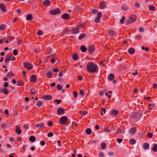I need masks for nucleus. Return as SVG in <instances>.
<instances>
[{
    "label": "nucleus",
    "instance_id": "f257e3e1",
    "mask_svg": "<svg viewBox=\"0 0 157 157\" xmlns=\"http://www.w3.org/2000/svg\"><path fill=\"white\" fill-rule=\"evenodd\" d=\"M86 70L91 73L97 72L98 70V66L92 62L88 63L86 66Z\"/></svg>",
    "mask_w": 157,
    "mask_h": 157
},
{
    "label": "nucleus",
    "instance_id": "f03ea898",
    "mask_svg": "<svg viewBox=\"0 0 157 157\" xmlns=\"http://www.w3.org/2000/svg\"><path fill=\"white\" fill-rule=\"evenodd\" d=\"M68 118L66 116H63L60 118L59 123L61 125H65L68 121Z\"/></svg>",
    "mask_w": 157,
    "mask_h": 157
},
{
    "label": "nucleus",
    "instance_id": "7ed1b4c3",
    "mask_svg": "<svg viewBox=\"0 0 157 157\" xmlns=\"http://www.w3.org/2000/svg\"><path fill=\"white\" fill-rule=\"evenodd\" d=\"M115 127H114L113 125L111 124L109 126L106 127V128L104 130V131L107 132H109L113 131H114L115 130Z\"/></svg>",
    "mask_w": 157,
    "mask_h": 157
},
{
    "label": "nucleus",
    "instance_id": "20e7f679",
    "mask_svg": "<svg viewBox=\"0 0 157 157\" xmlns=\"http://www.w3.org/2000/svg\"><path fill=\"white\" fill-rule=\"evenodd\" d=\"M60 13L61 10L59 8L51 10L49 11V13L52 15L59 14Z\"/></svg>",
    "mask_w": 157,
    "mask_h": 157
},
{
    "label": "nucleus",
    "instance_id": "39448f33",
    "mask_svg": "<svg viewBox=\"0 0 157 157\" xmlns=\"http://www.w3.org/2000/svg\"><path fill=\"white\" fill-rule=\"evenodd\" d=\"M136 17L135 15L131 16L130 17L129 21L128 22L126 21V24L128 25L129 23H132V22L136 20Z\"/></svg>",
    "mask_w": 157,
    "mask_h": 157
},
{
    "label": "nucleus",
    "instance_id": "423d86ee",
    "mask_svg": "<svg viewBox=\"0 0 157 157\" xmlns=\"http://www.w3.org/2000/svg\"><path fill=\"white\" fill-rule=\"evenodd\" d=\"M24 67L28 70H30L33 68V66L29 62L24 63Z\"/></svg>",
    "mask_w": 157,
    "mask_h": 157
},
{
    "label": "nucleus",
    "instance_id": "0eeeda50",
    "mask_svg": "<svg viewBox=\"0 0 157 157\" xmlns=\"http://www.w3.org/2000/svg\"><path fill=\"white\" fill-rule=\"evenodd\" d=\"M65 113V111L62 108H59L57 110V113L59 115H62Z\"/></svg>",
    "mask_w": 157,
    "mask_h": 157
},
{
    "label": "nucleus",
    "instance_id": "6e6552de",
    "mask_svg": "<svg viewBox=\"0 0 157 157\" xmlns=\"http://www.w3.org/2000/svg\"><path fill=\"white\" fill-rule=\"evenodd\" d=\"M88 51L91 53H92L95 51V49L94 46L89 45L87 48Z\"/></svg>",
    "mask_w": 157,
    "mask_h": 157
},
{
    "label": "nucleus",
    "instance_id": "1a4fd4ad",
    "mask_svg": "<svg viewBox=\"0 0 157 157\" xmlns=\"http://www.w3.org/2000/svg\"><path fill=\"white\" fill-rule=\"evenodd\" d=\"M13 56L12 55H8L6 56L5 59V62L6 63H8L10 60H11V58Z\"/></svg>",
    "mask_w": 157,
    "mask_h": 157
},
{
    "label": "nucleus",
    "instance_id": "9d476101",
    "mask_svg": "<svg viewBox=\"0 0 157 157\" xmlns=\"http://www.w3.org/2000/svg\"><path fill=\"white\" fill-rule=\"evenodd\" d=\"M70 17V16L68 13H64L62 16V18L64 20H67Z\"/></svg>",
    "mask_w": 157,
    "mask_h": 157
},
{
    "label": "nucleus",
    "instance_id": "9b49d317",
    "mask_svg": "<svg viewBox=\"0 0 157 157\" xmlns=\"http://www.w3.org/2000/svg\"><path fill=\"white\" fill-rule=\"evenodd\" d=\"M79 31V27L78 25L76 27L72 29L71 31L73 33H76L78 32Z\"/></svg>",
    "mask_w": 157,
    "mask_h": 157
},
{
    "label": "nucleus",
    "instance_id": "f8f14e48",
    "mask_svg": "<svg viewBox=\"0 0 157 157\" xmlns=\"http://www.w3.org/2000/svg\"><path fill=\"white\" fill-rule=\"evenodd\" d=\"M30 82H36V77L35 75H32L30 80Z\"/></svg>",
    "mask_w": 157,
    "mask_h": 157
},
{
    "label": "nucleus",
    "instance_id": "ddd939ff",
    "mask_svg": "<svg viewBox=\"0 0 157 157\" xmlns=\"http://www.w3.org/2000/svg\"><path fill=\"white\" fill-rule=\"evenodd\" d=\"M35 126L36 127H39L40 129H43L44 128V123L42 122L40 124H37Z\"/></svg>",
    "mask_w": 157,
    "mask_h": 157
},
{
    "label": "nucleus",
    "instance_id": "4468645a",
    "mask_svg": "<svg viewBox=\"0 0 157 157\" xmlns=\"http://www.w3.org/2000/svg\"><path fill=\"white\" fill-rule=\"evenodd\" d=\"M136 129L135 128H132L130 129L129 132L131 135H133L136 132Z\"/></svg>",
    "mask_w": 157,
    "mask_h": 157
},
{
    "label": "nucleus",
    "instance_id": "2eb2a0df",
    "mask_svg": "<svg viewBox=\"0 0 157 157\" xmlns=\"http://www.w3.org/2000/svg\"><path fill=\"white\" fill-rule=\"evenodd\" d=\"M43 99L46 100H50L52 98V97L50 95H44L42 97Z\"/></svg>",
    "mask_w": 157,
    "mask_h": 157
},
{
    "label": "nucleus",
    "instance_id": "dca6fc26",
    "mask_svg": "<svg viewBox=\"0 0 157 157\" xmlns=\"http://www.w3.org/2000/svg\"><path fill=\"white\" fill-rule=\"evenodd\" d=\"M15 128H15V132H16V133L18 134H21V131L19 127L17 125H16L15 126Z\"/></svg>",
    "mask_w": 157,
    "mask_h": 157
},
{
    "label": "nucleus",
    "instance_id": "f3484780",
    "mask_svg": "<svg viewBox=\"0 0 157 157\" xmlns=\"http://www.w3.org/2000/svg\"><path fill=\"white\" fill-rule=\"evenodd\" d=\"M0 8L3 12H5L6 10V6L5 4H0Z\"/></svg>",
    "mask_w": 157,
    "mask_h": 157
},
{
    "label": "nucleus",
    "instance_id": "a211bd4d",
    "mask_svg": "<svg viewBox=\"0 0 157 157\" xmlns=\"http://www.w3.org/2000/svg\"><path fill=\"white\" fill-rule=\"evenodd\" d=\"M118 113V111L114 109L112 110L111 112V114L113 116H116Z\"/></svg>",
    "mask_w": 157,
    "mask_h": 157
},
{
    "label": "nucleus",
    "instance_id": "6ab92c4d",
    "mask_svg": "<svg viewBox=\"0 0 157 157\" xmlns=\"http://www.w3.org/2000/svg\"><path fill=\"white\" fill-rule=\"evenodd\" d=\"M108 34L110 36H114L116 35V33L113 30H109L108 31Z\"/></svg>",
    "mask_w": 157,
    "mask_h": 157
},
{
    "label": "nucleus",
    "instance_id": "aec40b11",
    "mask_svg": "<svg viewBox=\"0 0 157 157\" xmlns=\"http://www.w3.org/2000/svg\"><path fill=\"white\" fill-rule=\"evenodd\" d=\"M106 6V4L105 2H102L100 3V7L101 9H104Z\"/></svg>",
    "mask_w": 157,
    "mask_h": 157
},
{
    "label": "nucleus",
    "instance_id": "412c9836",
    "mask_svg": "<svg viewBox=\"0 0 157 157\" xmlns=\"http://www.w3.org/2000/svg\"><path fill=\"white\" fill-rule=\"evenodd\" d=\"M0 92H2L5 94L7 95L9 94V90L6 88H2V89L1 90Z\"/></svg>",
    "mask_w": 157,
    "mask_h": 157
},
{
    "label": "nucleus",
    "instance_id": "4be33fe9",
    "mask_svg": "<svg viewBox=\"0 0 157 157\" xmlns=\"http://www.w3.org/2000/svg\"><path fill=\"white\" fill-rule=\"evenodd\" d=\"M108 79L110 81L113 80L115 77L114 75L113 74H110L108 75Z\"/></svg>",
    "mask_w": 157,
    "mask_h": 157
},
{
    "label": "nucleus",
    "instance_id": "5701e85b",
    "mask_svg": "<svg viewBox=\"0 0 157 157\" xmlns=\"http://www.w3.org/2000/svg\"><path fill=\"white\" fill-rule=\"evenodd\" d=\"M135 52V49L132 48H130L128 50V52L130 54H133Z\"/></svg>",
    "mask_w": 157,
    "mask_h": 157
},
{
    "label": "nucleus",
    "instance_id": "b1692460",
    "mask_svg": "<svg viewBox=\"0 0 157 157\" xmlns=\"http://www.w3.org/2000/svg\"><path fill=\"white\" fill-rule=\"evenodd\" d=\"M80 49L82 52H84L86 51L87 49L85 45H82L80 47Z\"/></svg>",
    "mask_w": 157,
    "mask_h": 157
},
{
    "label": "nucleus",
    "instance_id": "393cba45",
    "mask_svg": "<svg viewBox=\"0 0 157 157\" xmlns=\"http://www.w3.org/2000/svg\"><path fill=\"white\" fill-rule=\"evenodd\" d=\"M44 3L45 6H48L50 5L51 2L48 0H46Z\"/></svg>",
    "mask_w": 157,
    "mask_h": 157
},
{
    "label": "nucleus",
    "instance_id": "a878e982",
    "mask_svg": "<svg viewBox=\"0 0 157 157\" xmlns=\"http://www.w3.org/2000/svg\"><path fill=\"white\" fill-rule=\"evenodd\" d=\"M152 150L154 152H157V144H154Z\"/></svg>",
    "mask_w": 157,
    "mask_h": 157
},
{
    "label": "nucleus",
    "instance_id": "bb28decb",
    "mask_svg": "<svg viewBox=\"0 0 157 157\" xmlns=\"http://www.w3.org/2000/svg\"><path fill=\"white\" fill-rule=\"evenodd\" d=\"M29 140L30 142H33L35 141L36 138L34 136H32L29 137Z\"/></svg>",
    "mask_w": 157,
    "mask_h": 157
},
{
    "label": "nucleus",
    "instance_id": "cd10ccee",
    "mask_svg": "<svg viewBox=\"0 0 157 157\" xmlns=\"http://www.w3.org/2000/svg\"><path fill=\"white\" fill-rule=\"evenodd\" d=\"M33 18L31 14H29L26 16V18L28 21H30L32 20Z\"/></svg>",
    "mask_w": 157,
    "mask_h": 157
},
{
    "label": "nucleus",
    "instance_id": "c85d7f7f",
    "mask_svg": "<svg viewBox=\"0 0 157 157\" xmlns=\"http://www.w3.org/2000/svg\"><path fill=\"white\" fill-rule=\"evenodd\" d=\"M86 133L88 135H90L92 132V131L91 129L87 128L85 130Z\"/></svg>",
    "mask_w": 157,
    "mask_h": 157
},
{
    "label": "nucleus",
    "instance_id": "c756f323",
    "mask_svg": "<svg viewBox=\"0 0 157 157\" xmlns=\"http://www.w3.org/2000/svg\"><path fill=\"white\" fill-rule=\"evenodd\" d=\"M143 147L145 149H147L149 147V144L147 143H145L143 144Z\"/></svg>",
    "mask_w": 157,
    "mask_h": 157
},
{
    "label": "nucleus",
    "instance_id": "7c9ffc66",
    "mask_svg": "<svg viewBox=\"0 0 157 157\" xmlns=\"http://www.w3.org/2000/svg\"><path fill=\"white\" fill-rule=\"evenodd\" d=\"M86 36V34L85 33H82L79 35L78 39L79 40H81L83 39Z\"/></svg>",
    "mask_w": 157,
    "mask_h": 157
},
{
    "label": "nucleus",
    "instance_id": "2f4dec72",
    "mask_svg": "<svg viewBox=\"0 0 157 157\" xmlns=\"http://www.w3.org/2000/svg\"><path fill=\"white\" fill-rule=\"evenodd\" d=\"M148 8H149V9L150 10L153 11H155L156 9L155 7L154 6L152 5L149 6Z\"/></svg>",
    "mask_w": 157,
    "mask_h": 157
},
{
    "label": "nucleus",
    "instance_id": "473e14b6",
    "mask_svg": "<svg viewBox=\"0 0 157 157\" xmlns=\"http://www.w3.org/2000/svg\"><path fill=\"white\" fill-rule=\"evenodd\" d=\"M129 143L132 144L134 145L136 143V141L134 139H131L129 141Z\"/></svg>",
    "mask_w": 157,
    "mask_h": 157
},
{
    "label": "nucleus",
    "instance_id": "72a5a7b5",
    "mask_svg": "<svg viewBox=\"0 0 157 157\" xmlns=\"http://www.w3.org/2000/svg\"><path fill=\"white\" fill-rule=\"evenodd\" d=\"M72 57L74 60H77L78 58V55L77 54H74L72 56Z\"/></svg>",
    "mask_w": 157,
    "mask_h": 157
},
{
    "label": "nucleus",
    "instance_id": "f704fd0d",
    "mask_svg": "<svg viewBox=\"0 0 157 157\" xmlns=\"http://www.w3.org/2000/svg\"><path fill=\"white\" fill-rule=\"evenodd\" d=\"M30 92L32 94L34 95L36 93L37 91L34 89H31L30 90Z\"/></svg>",
    "mask_w": 157,
    "mask_h": 157
},
{
    "label": "nucleus",
    "instance_id": "c9c22d12",
    "mask_svg": "<svg viewBox=\"0 0 157 157\" xmlns=\"http://www.w3.org/2000/svg\"><path fill=\"white\" fill-rule=\"evenodd\" d=\"M52 76V74L51 72L49 71L47 74V76L48 78H51Z\"/></svg>",
    "mask_w": 157,
    "mask_h": 157
},
{
    "label": "nucleus",
    "instance_id": "e433bc0d",
    "mask_svg": "<svg viewBox=\"0 0 157 157\" xmlns=\"http://www.w3.org/2000/svg\"><path fill=\"white\" fill-rule=\"evenodd\" d=\"M6 25H0V29L2 30H4L6 28Z\"/></svg>",
    "mask_w": 157,
    "mask_h": 157
},
{
    "label": "nucleus",
    "instance_id": "4c0bfd02",
    "mask_svg": "<svg viewBox=\"0 0 157 157\" xmlns=\"http://www.w3.org/2000/svg\"><path fill=\"white\" fill-rule=\"evenodd\" d=\"M42 105V102L41 101H38L36 104V106L40 107Z\"/></svg>",
    "mask_w": 157,
    "mask_h": 157
},
{
    "label": "nucleus",
    "instance_id": "58836bf2",
    "mask_svg": "<svg viewBox=\"0 0 157 157\" xmlns=\"http://www.w3.org/2000/svg\"><path fill=\"white\" fill-rule=\"evenodd\" d=\"M101 147L102 149H104L106 147V144L105 143H102L101 144Z\"/></svg>",
    "mask_w": 157,
    "mask_h": 157
},
{
    "label": "nucleus",
    "instance_id": "ea45409f",
    "mask_svg": "<svg viewBox=\"0 0 157 157\" xmlns=\"http://www.w3.org/2000/svg\"><path fill=\"white\" fill-rule=\"evenodd\" d=\"M57 89L58 90H62L63 87L60 84H58L57 85Z\"/></svg>",
    "mask_w": 157,
    "mask_h": 157
},
{
    "label": "nucleus",
    "instance_id": "a19ab883",
    "mask_svg": "<svg viewBox=\"0 0 157 157\" xmlns=\"http://www.w3.org/2000/svg\"><path fill=\"white\" fill-rule=\"evenodd\" d=\"M17 85L19 86H22L24 85V83L22 80H20L17 83Z\"/></svg>",
    "mask_w": 157,
    "mask_h": 157
},
{
    "label": "nucleus",
    "instance_id": "79ce46f5",
    "mask_svg": "<svg viewBox=\"0 0 157 157\" xmlns=\"http://www.w3.org/2000/svg\"><path fill=\"white\" fill-rule=\"evenodd\" d=\"M122 9L124 10H127L128 9V7L126 5H123L122 6Z\"/></svg>",
    "mask_w": 157,
    "mask_h": 157
},
{
    "label": "nucleus",
    "instance_id": "37998d69",
    "mask_svg": "<svg viewBox=\"0 0 157 157\" xmlns=\"http://www.w3.org/2000/svg\"><path fill=\"white\" fill-rule=\"evenodd\" d=\"M80 113L81 114L85 115L87 114L88 112L86 111H80Z\"/></svg>",
    "mask_w": 157,
    "mask_h": 157
},
{
    "label": "nucleus",
    "instance_id": "c03bdc74",
    "mask_svg": "<svg viewBox=\"0 0 157 157\" xmlns=\"http://www.w3.org/2000/svg\"><path fill=\"white\" fill-rule=\"evenodd\" d=\"M7 75V77L10 78L12 77L14 75V74L12 72H10L8 73Z\"/></svg>",
    "mask_w": 157,
    "mask_h": 157
},
{
    "label": "nucleus",
    "instance_id": "a18cd8bd",
    "mask_svg": "<svg viewBox=\"0 0 157 157\" xmlns=\"http://www.w3.org/2000/svg\"><path fill=\"white\" fill-rule=\"evenodd\" d=\"M54 135L53 133L52 132H49L47 136L48 137H52Z\"/></svg>",
    "mask_w": 157,
    "mask_h": 157
},
{
    "label": "nucleus",
    "instance_id": "49530a36",
    "mask_svg": "<svg viewBox=\"0 0 157 157\" xmlns=\"http://www.w3.org/2000/svg\"><path fill=\"white\" fill-rule=\"evenodd\" d=\"M141 49L143 50H145L147 52L149 50V48L147 47H144L143 46L141 47Z\"/></svg>",
    "mask_w": 157,
    "mask_h": 157
},
{
    "label": "nucleus",
    "instance_id": "de8ad7c7",
    "mask_svg": "<svg viewBox=\"0 0 157 157\" xmlns=\"http://www.w3.org/2000/svg\"><path fill=\"white\" fill-rule=\"evenodd\" d=\"M1 126L2 128L4 129L6 128L7 125L6 124H1Z\"/></svg>",
    "mask_w": 157,
    "mask_h": 157
},
{
    "label": "nucleus",
    "instance_id": "09e8293b",
    "mask_svg": "<svg viewBox=\"0 0 157 157\" xmlns=\"http://www.w3.org/2000/svg\"><path fill=\"white\" fill-rule=\"evenodd\" d=\"M147 135L149 138H151L153 136V134L151 132H149L147 134Z\"/></svg>",
    "mask_w": 157,
    "mask_h": 157
},
{
    "label": "nucleus",
    "instance_id": "8fccbe9b",
    "mask_svg": "<svg viewBox=\"0 0 157 157\" xmlns=\"http://www.w3.org/2000/svg\"><path fill=\"white\" fill-rule=\"evenodd\" d=\"M125 18L124 17H122V18L120 22L121 24H123L124 23Z\"/></svg>",
    "mask_w": 157,
    "mask_h": 157
},
{
    "label": "nucleus",
    "instance_id": "3c124183",
    "mask_svg": "<svg viewBox=\"0 0 157 157\" xmlns=\"http://www.w3.org/2000/svg\"><path fill=\"white\" fill-rule=\"evenodd\" d=\"M100 18L97 17L95 19L94 22L96 23H98L100 21Z\"/></svg>",
    "mask_w": 157,
    "mask_h": 157
},
{
    "label": "nucleus",
    "instance_id": "603ef678",
    "mask_svg": "<svg viewBox=\"0 0 157 157\" xmlns=\"http://www.w3.org/2000/svg\"><path fill=\"white\" fill-rule=\"evenodd\" d=\"M102 16L101 13L100 12H98L97 14V17L99 18H101Z\"/></svg>",
    "mask_w": 157,
    "mask_h": 157
},
{
    "label": "nucleus",
    "instance_id": "864d4df0",
    "mask_svg": "<svg viewBox=\"0 0 157 157\" xmlns=\"http://www.w3.org/2000/svg\"><path fill=\"white\" fill-rule=\"evenodd\" d=\"M53 125V122L51 121H48V125L49 126H51Z\"/></svg>",
    "mask_w": 157,
    "mask_h": 157
},
{
    "label": "nucleus",
    "instance_id": "5fc2aeb1",
    "mask_svg": "<svg viewBox=\"0 0 157 157\" xmlns=\"http://www.w3.org/2000/svg\"><path fill=\"white\" fill-rule=\"evenodd\" d=\"M85 90H80V93L81 95H84V93Z\"/></svg>",
    "mask_w": 157,
    "mask_h": 157
},
{
    "label": "nucleus",
    "instance_id": "6e6d98bb",
    "mask_svg": "<svg viewBox=\"0 0 157 157\" xmlns=\"http://www.w3.org/2000/svg\"><path fill=\"white\" fill-rule=\"evenodd\" d=\"M13 53L15 56H16L17 55V51L16 49H15L13 50Z\"/></svg>",
    "mask_w": 157,
    "mask_h": 157
},
{
    "label": "nucleus",
    "instance_id": "4d7b16f0",
    "mask_svg": "<svg viewBox=\"0 0 157 157\" xmlns=\"http://www.w3.org/2000/svg\"><path fill=\"white\" fill-rule=\"evenodd\" d=\"M73 94L75 98H76L78 95V93L74 91Z\"/></svg>",
    "mask_w": 157,
    "mask_h": 157
},
{
    "label": "nucleus",
    "instance_id": "13d9d810",
    "mask_svg": "<svg viewBox=\"0 0 157 157\" xmlns=\"http://www.w3.org/2000/svg\"><path fill=\"white\" fill-rule=\"evenodd\" d=\"M62 101L61 100H56L55 101V102H56L57 104L59 105L60 104V102Z\"/></svg>",
    "mask_w": 157,
    "mask_h": 157
},
{
    "label": "nucleus",
    "instance_id": "bf43d9fd",
    "mask_svg": "<svg viewBox=\"0 0 157 157\" xmlns=\"http://www.w3.org/2000/svg\"><path fill=\"white\" fill-rule=\"evenodd\" d=\"M43 33V31L41 30H39L37 32V34L39 35H42Z\"/></svg>",
    "mask_w": 157,
    "mask_h": 157
},
{
    "label": "nucleus",
    "instance_id": "052dcab7",
    "mask_svg": "<svg viewBox=\"0 0 157 157\" xmlns=\"http://www.w3.org/2000/svg\"><path fill=\"white\" fill-rule=\"evenodd\" d=\"M123 140L121 139H117V141L118 143L119 144L121 143L122 141Z\"/></svg>",
    "mask_w": 157,
    "mask_h": 157
},
{
    "label": "nucleus",
    "instance_id": "680f3d73",
    "mask_svg": "<svg viewBox=\"0 0 157 157\" xmlns=\"http://www.w3.org/2000/svg\"><path fill=\"white\" fill-rule=\"evenodd\" d=\"M141 36L140 35H137L136 36V39L137 40H140L141 39Z\"/></svg>",
    "mask_w": 157,
    "mask_h": 157
},
{
    "label": "nucleus",
    "instance_id": "e2e57ef3",
    "mask_svg": "<svg viewBox=\"0 0 157 157\" xmlns=\"http://www.w3.org/2000/svg\"><path fill=\"white\" fill-rule=\"evenodd\" d=\"M53 71L55 73H57L59 71V69L57 68H54L53 70Z\"/></svg>",
    "mask_w": 157,
    "mask_h": 157
},
{
    "label": "nucleus",
    "instance_id": "0e129e2a",
    "mask_svg": "<svg viewBox=\"0 0 157 157\" xmlns=\"http://www.w3.org/2000/svg\"><path fill=\"white\" fill-rule=\"evenodd\" d=\"M21 10L20 9H17V12L18 15H19L21 13Z\"/></svg>",
    "mask_w": 157,
    "mask_h": 157
},
{
    "label": "nucleus",
    "instance_id": "69168bd1",
    "mask_svg": "<svg viewBox=\"0 0 157 157\" xmlns=\"http://www.w3.org/2000/svg\"><path fill=\"white\" fill-rule=\"evenodd\" d=\"M78 78L79 81H81L82 79V77L81 75H79L78 77Z\"/></svg>",
    "mask_w": 157,
    "mask_h": 157
},
{
    "label": "nucleus",
    "instance_id": "338daca9",
    "mask_svg": "<svg viewBox=\"0 0 157 157\" xmlns=\"http://www.w3.org/2000/svg\"><path fill=\"white\" fill-rule=\"evenodd\" d=\"M140 4L139 3H136L135 4V6L136 7H137V8H138L140 7Z\"/></svg>",
    "mask_w": 157,
    "mask_h": 157
},
{
    "label": "nucleus",
    "instance_id": "774afa93",
    "mask_svg": "<svg viewBox=\"0 0 157 157\" xmlns=\"http://www.w3.org/2000/svg\"><path fill=\"white\" fill-rule=\"evenodd\" d=\"M104 156V153L103 152H100L99 154V156L100 157H103Z\"/></svg>",
    "mask_w": 157,
    "mask_h": 157
}]
</instances>
